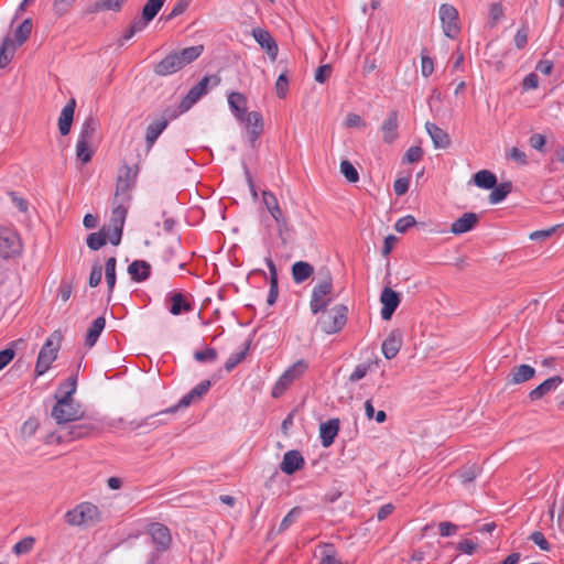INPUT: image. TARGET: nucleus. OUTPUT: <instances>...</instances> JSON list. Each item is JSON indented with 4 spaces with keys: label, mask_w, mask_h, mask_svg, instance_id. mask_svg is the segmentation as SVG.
Listing matches in <instances>:
<instances>
[{
    "label": "nucleus",
    "mask_w": 564,
    "mask_h": 564,
    "mask_svg": "<svg viewBox=\"0 0 564 564\" xmlns=\"http://www.w3.org/2000/svg\"><path fill=\"white\" fill-rule=\"evenodd\" d=\"M203 52L202 44L172 52L154 66V72L159 76L172 75L197 59Z\"/></svg>",
    "instance_id": "nucleus-1"
},
{
    "label": "nucleus",
    "mask_w": 564,
    "mask_h": 564,
    "mask_svg": "<svg viewBox=\"0 0 564 564\" xmlns=\"http://www.w3.org/2000/svg\"><path fill=\"white\" fill-rule=\"evenodd\" d=\"M98 430L99 424L97 421L80 420L77 422L68 423L66 426L61 427L58 432L50 434L47 443L56 442L61 444L65 442H73L79 438L87 437Z\"/></svg>",
    "instance_id": "nucleus-2"
},
{
    "label": "nucleus",
    "mask_w": 564,
    "mask_h": 564,
    "mask_svg": "<svg viewBox=\"0 0 564 564\" xmlns=\"http://www.w3.org/2000/svg\"><path fill=\"white\" fill-rule=\"evenodd\" d=\"M196 398L193 397L191 392H187L185 395H183L178 402L170 408H166L165 410H162L155 414L149 415L145 419L142 420H133L129 422V426L132 431H152L160 425L165 424L163 420H156L155 417L163 414H172L175 413L178 409L187 408L189 406Z\"/></svg>",
    "instance_id": "nucleus-3"
},
{
    "label": "nucleus",
    "mask_w": 564,
    "mask_h": 564,
    "mask_svg": "<svg viewBox=\"0 0 564 564\" xmlns=\"http://www.w3.org/2000/svg\"><path fill=\"white\" fill-rule=\"evenodd\" d=\"M322 313L323 315L317 319V325L327 335L339 333L347 323L348 307L344 304H337Z\"/></svg>",
    "instance_id": "nucleus-4"
},
{
    "label": "nucleus",
    "mask_w": 564,
    "mask_h": 564,
    "mask_svg": "<svg viewBox=\"0 0 564 564\" xmlns=\"http://www.w3.org/2000/svg\"><path fill=\"white\" fill-rule=\"evenodd\" d=\"M69 525H95L100 520L98 507L91 502H82L65 513Z\"/></svg>",
    "instance_id": "nucleus-5"
},
{
    "label": "nucleus",
    "mask_w": 564,
    "mask_h": 564,
    "mask_svg": "<svg viewBox=\"0 0 564 564\" xmlns=\"http://www.w3.org/2000/svg\"><path fill=\"white\" fill-rule=\"evenodd\" d=\"M332 292L333 279L329 271H327L326 275L321 279L313 288L310 301V308L312 314L316 315L321 312H325L326 307L332 302V297H328Z\"/></svg>",
    "instance_id": "nucleus-6"
},
{
    "label": "nucleus",
    "mask_w": 564,
    "mask_h": 564,
    "mask_svg": "<svg viewBox=\"0 0 564 564\" xmlns=\"http://www.w3.org/2000/svg\"><path fill=\"white\" fill-rule=\"evenodd\" d=\"M51 416L56 424L66 426L68 423L77 422L84 419L82 405L75 400H66L64 404H59V399L52 408Z\"/></svg>",
    "instance_id": "nucleus-7"
},
{
    "label": "nucleus",
    "mask_w": 564,
    "mask_h": 564,
    "mask_svg": "<svg viewBox=\"0 0 564 564\" xmlns=\"http://www.w3.org/2000/svg\"><path fill=\"white\" fill-rule=\"evenodd\" d=\"M220 84V77L218 75L204 76L196 85H194L186 96L181 100L178 105L180 113L189 110L194 104H196L200 97L206 95L209 90V85L217 86Z\"/></svg>",
    "instance_id": "nucleus-8"
},
{
    "label": "nucleus",
    "mask_w": 564,
    "mask_h": 564,
    "mask_svg": "<svg viewBox=\"0 0 564 564\" xmlns=\"http://www.w3.org/2000/svg\"><path fill=\"white\" fill-rule=\"evenodd\" d=\"M306 368L307 364L304 360H299L288 368L274 383L271 391L272 398H280L288 388L304 373Z\"/></svg>",
    "instance_id": "nucleus-9"
},
{
    "label": "nucleus",
    "mask_w": 564,
    "mask_h": 564,
    "mask_svg": "<svg viewBox=\"0 0 564 564\" xmlns=\"http://www.w3.org/2000/svg\"><path fill=\"white\" fill-rule=\"evenodd\" d=\"M180 115V111L165 109L161 116L153 120L145 130V145L147 150H151L162 132L167 128L170 120L175 119Z\"/></svg>",
    "instance_id": "nucleus-10"
},
{
    "label": "nucleus",
    "mask_w": 564,
    "mask_h": 564,
    "mask_svg": "<svg viewBox=\"0 0 564 564\" xmlns=\"http://www.w3.org/2000/svg\"><path fill=\"white\" fill-rule=\"evenodd\" d=\"M138 171H133V169L127 164H124L120 170L117 177L116 183V192L113 198L116 202L119 199L130 202L131 196L129 191L134 186Z\"/></svg>",
    "instance_id": "nucleus-11"
},
{
    "label": "nucleus",
    "mask_w": 564,
    "mask_h": 564,
    "mask_svg": "<svg viewBox=\"0 0 564 564\" xmlns=\"http://www.w3.org/2000/svg\"><path fill=\"white\" fill-rule=\"evenodd\" d=\"M438 14L445 36L455 39L460 32L457 9L452 4L443 3L438 9Z\"/></svg>",
    "instance_id": "nucleus-12"
},
{
    "label": "nucleus",
    "mask_w": 564,
    "mask_h": 564,
    "mask_svg": "<svg viewBox=\"0 0 564 564\" xmlns=\"http://www.w3.org/2000/svg\"><path fill=\"white\" fill-rule=\"evenodd\" d=\"M240 122L246 124L248 141L252 147L263 132V117L259 111H250Z\"/></svg>",
    "instance_id": "nucleus-13"
},
{
    "label": "nucleus",
    "mask_w": 564,
    "mask_h": 564,
    "mask_svg": "<svg viewBox=\"0 0 564 564\" xmlns=\"http://www.w3.org/2000/svg\"><path fill=\"white\" fill-rule=\"evenodd\" d=\"M380 302L382 304L380 312L381 318L383 321H390L401 303V295L399 292L386 286L380 294Z\"/></svg>",
    "instance_id": "nucleus-14"
},
{
    "label": "nucleus",
    "mask_w": 564,
    "mask_h": 564,
    "mask_svg": "<svg viewBox=\"0 0 564 564\" xmlns=\"http://www.w3.org/2000/svg\"><path fill=\"white\" fill-rule=\"evenodd\" d=\"M252 36L261 46V48L265 51L270 59L275 61L278 57L279 47L276 41L273 39L270 32L261 28H256L252 30Z\"/></svg>",
    "instance_id": "nucleus-15"
},
{
    "label": "nucleus",
    "mask_w": 564,
    "mask_h": 564,
    "mask_svg": "<svg viewBox=\"0 0 564 564\" xmlns=\"http://www.w3.org/2000/svg\"><path fill=\"white\" fill-rule=\"evenodd\" d=\"M166 301L170 303L169 311L174 316H178L183 313H189L193 311V303L183 292H170L166 295Z\"/></svg>",
    "instance_id": "nucleus-16"
},
{
    "label": "nucleus",
    "mask_w": 564,
    "mask_h": 564,
    "mask_svg": "<svg viewBox=\"0 0 564 564\" xmlns=\"http://www.w3.org/2000/svg\"><path fill=\"white\" fill-rule=\"evenodd\" d=\"M305 465L303 455L297 449H291L284 453L283 459L280 463V469L285 475H293L301 470Z\"/></svg>",
    "instance_id": "nucleus-17"
},
{
    "label": "nucleus",
    "mask_w": 564,
    "mask_h": 564,
    "mask_svg": "<svg viewBox=\"0 0 564 564\" xmlns=\"http://www.w3.org/2000/svg\"><path fill=\"white\" fill-rule=\"evenodd\" d=\"M340 427L339 419H329L326 422L321 423L319 425V438L322 446L328 448L333 445L336 436L338 435Z\"/></svg>",
    "instance_id": "nucleus-18"
},
{
    "label": "nucleus",
    "mask_w": 564,
    "mask_h": 564,
    "mask_svg": "<svg viewBox=\"0 0 564 564\" xmlns=\"http://www.w3.org/2000/svg\"><path fill=\"white\" fill-rule=\"evenodd\" d=\"M562 382L563 378L561 376L550 377L529 392V399L532 402L538 401L547 393L555 391Z\"/></svg>",
    "instance_id": "nucleus-19"
},
{
    "label": "nucleus",
    "mask_w": 564,
    "mask_h": 564,
    "mask_svg": "<svg viewBox=\"0 0 564 564\" xmlns=\"http://www.w3.org/2000/svg\"><path fill=\"white\" fill-rule=\"evenodd\" d=\"M77 378L78 373L75 372L69 376L65 381L61 382L55 391L54 398L57 401L59 399V404H64L66 400H74L73 395L77 389Z\"/></svg>",
    "instance_id": "nucleus-20"
},
{
    "label": "nucleus",
    "mask_w": 564,
    "mask_h": 564,
    "mask_svg": "<svg viewBox=\"0 0 564 564\" xmlns=\"http://www.w3.org/2000/svg\"><path fill=\"white\" fill-rule=\"evenodd\" d=\"M535 373V369L530 365L514 366L507 377V382L508 384H521L534 378Z\"/></svg>",
    "instance_id": "nucleus-21"
},
{
    "label": "nucleus",
    "mask_w": 564,
    "mask_h": 564,
    "mask_svg": "<svg viewBox=\"0 0 564 564\" xmlns=\"http://www.w3.org/2000/svg\"><path fill=\"white\" fill-rule=\"evenodd\" d=\"M401 346H402V334L399 329H393L388 335V337L383 340L381 350H382L383 356L387 359H392L399 354Z\"/></svg>",
    "instance_id": "nucleus-22"
},
{
    "label": "nucleus",
    "mask_w": 564,
    "mask_h": 564,
    "mask_svg": "<svg viewBox=\"0 0 564 564\" xmlns=\"http://www.w3.org/2000/svg\"><path fill=\"white\" fill-rule=\"evenodd\" d=\"M479 223V216L476 213H465L451 225V232L462 235L473 230Z\"/></svg>",
    "instance_id": "nucleus-23"
},
{
    "label": "nucleus",
    "mask_w": 564,
    "mask_h": 564,
    "mask_svg": "<svg viewBox=\"0 0 564 564\" xmlns=\"http://www.w3.org/2000/svg\"><path fill=\"white\" fill-rule=\"evenodd\" d=\"M262 200H263V204L265 205L268 212L270 213L272 218L275 220V223L280 227L286 226V219L283 216L282 209L279 206L275 195L272 192L263 191Z\"/></svg>",
    "instance_id": "nucleus-24"
},
{
    "label": "nucleus",
    "mask_w": 564,
    "mask_h": 564,
    "mask_svg": "<svg viewBox=\"0 0 564 564\" xmlns=\"http://www.w3.org/2000/svg\"><path fill=\"white\" fill-rule=\"evenodd\" d=\"M20 241L14 234L0 235V257L9 259L20 252Z\"/></svg>",
    "instance_id": "nucleus-25"
},
{
    "label": "nucleus",
    "mask_w": 564,
    "mask_h": 564,
    "mask_svg": "<svg viewBox=\"0 0 564 564\" xmlns=\"http://www.w3.org/2000/svg\"><path fill=\"white\" fill-rule=\"evenodd\" d=\"M76 100L70 98L62 109L58 117V130L62 135H67L74 120Z\"/></svg>",
    "instance_id": "nucleus-26"
},
{
    "label": "nucleus",
    "mask_w": 564,
    "mask_h": 564,
    "mask_svg": "<svg viewBox=\"0 0 564 564\" xmlns=\"http://www.w3.org/2000/svg\"><path fill=\"white\" fill-rule=\"evenodd\" d=\"M128 0H96L86 8V14H96L102 11L120 12Z\"/></svg>",
    "instance_id": "nucleus-27"
},
{
    "label": "nucleus",
    "mask_w": 564,
    "mask_h": 564,
    "mask_svg": "<svg viewBox=\"0 0 564 564\" xmlns=\"http://www.w3.org/2000/svg\"><path fill=\"white\" fill-rule=\"evenodd\" d=\"M398 111H389L381 126L382 138L386 143L390 144L398 138Z\"/></svg>",
    "instance_id": "nucleus-28"
},
{
    "label": "nucleus",
    "mask_w": 564,
    "mask_h": 564,
    "mask_svg": "<svg viewBox=\"0 0 564 564\" xmlns=\"http://www.w3.org/2000/svg\"><path fill=\"white\" fill-rule=\"evenodd\" d=\"M425 128L435 148L446 149L449 147L451 138L445 130L432 122H426Z\"/></svg>",
    "instance_id": "nucleus-29"
},
{
    "label": "nucleus",
    "mask_w": 564,
    "mask_h": 564,
    "mask_svg": "<svg viewBox=\"0 0 564 564\" xmlns=\"http://www.w3.org/2000/svg\"><path fill=\"white\" fill-rule=\"evenodd\" d=\"M228 105L237 120H242L247 111V97L238 91L228 95Z\"/></svg>",
    "instance_id": "nucleus-30"
},
{
    "label": "nucleus",
    "mask_w": 564,
    "mask_h": 564,
    "mask_svg": "<svg viewBox=\"0 0 564 564\" xmlns=\"http://www.w3.org/2000/svg\"><path fill=\"white\" fill-rule=\"evenodd\" d=\"M264 262L270 272V279H269L270 289H269L267 303L269 305H273L276 302L278 296H279L278 270H276V267H275L273 260L271 259V257H267L264 259Z\"/></svg>",
    "instance_id": "nucleus-31"
},
{
    "label": "nucleus",
    "mask_w": 564,
    "mask_h": 564,
    "mask_svg": "<svg viewBox=\"0 0 564 564\" xmlns=\"http://www.w3.org/2000/svg\"><path fill=\"white\" fill-rule=\"evenodd\" d=\"M129 202L119 199L116 202V198L112 200V210L109 223V229L111 227H122L124 226L126 217L128 214V204Z\"/></svg>",
    "instance_id": "nucleus-32"
},
{
    "label": "nucleus",
    "mask_w": 564,
    "mask_h": 564,
    "mask_svg": "<svg viewBox=\"0 0 564 564\" xmlns=\"http://www.w3.org/2000/svg\"><path fill=\"white\" fill-rule=\"evenodd\" d=\"M128 273L130 274L132 281L143 282L150 278L151 265L144 260H134L129 264Z\"/></svg>",
    "instance_id": "nucleus-33"
},
{
    "label": "nucleus",
    "mask_w": 564,
    "mask_h": 564,
    "mask_svg": "<svg viewBox=\"0 0 564 564\" xmlns=\"http://www.w3.org/2000/svg\"><path fill=\"white\" fill-rule=\"evenodd\" d=\"M106 327V318L104 316H99L93 321L89 328L87 329L85 336V345L88 348H91L96 345L99 336Z\"/></svg>",
    "instance_id": "nucleus-34"
},
{
    "label": "nucleus",
    "mask_w": 564,
    "mask_h": 564,
    "mask_svg": "<svg viewBox=\"0 0 564 564\" xmlns=\"http://www.w3.org/2000/svg\"><path fill=\"white\" fill-rule=\"evenodd\" d=\"M292 279L294 283L301 284L314 273V267L306 261H296L292 264Z\"/></svg>",
    "instance_id": "nucleus-35"
},
{
    "label": "nucleus",
    "mask_w": 564,
    "mask_h": 564,
    "mask_svg": "<svg viewBox=\"0 0 564 564\" xmlns=\"http://www.w3.org/2000/svg\"><path fill=\"white\" fill-rule=\"evenodd\" d=\"M164 2L165 0H148L142 8L141 18H138V20L147 26L160 12Z\"/></svg>",
    "instance_id": "nucleus-36"
},
{
    "label": "nucleus",
    "mask_w": 564,
    "mask_h": 564,
    "mask_svg": "<svg viewBox=\"0 0 564 564\" xmlns=\"http://www.w3.org/2000/svg\"><path fill=\"white\" fill-rule=\"evenodd\" d=\"M53 336L54 335L45 340L37 356V358L50 364H52L57 358V352L59 349V338H57V341L55 343Z\"/></svg>",
    "instance_id": "nucleus-37"
},
{
    "label": "nucleus",
    "mask_w": 564,
    "mask_h": 564,
    "mask_svg": "<svg viewBox=\"0 0 564 564\" xmlns=\"http://www.w3.org/2000/svg\"><path fill=\"white\" fill-rule=\"evenodd\" d=\"M473 180L475 185L482 189H491L497 184V176L488 170L478 171Z\"/></svg>",
    "instance_id": "nucleus-38"
},
{
    "label": "nucleus",
    "mask_w": 564,
    "mask_h": 564,
    "mask_svg": "<svg viewBox=\"0 0 564 564\" xmlns=\"http://www.w3.org/2000/svg\"><path fill=\"white\" fill-rule=\"evenodd\" d=\"M15 46L9 35L4 36L0 45V68H4L13 58Z\"/></svg>",
    "instance_id": "nucleus-39"
},
{
    "label": "nucleus",
    "mask_w": 564,
    "mask_h": 564,
    "mask_svg": "<svg viewBox=\"0 0 564 564\" xmlns=\"http://www.w3.org/2000/svg\"><path fill=\"white\" fill-rule=\"evenodd\" d=\"M512 191L511 182H503L500 184H496L495 187L491 188V193L489 194L490 204H499L506 199L508 194Z\"/></svg>",
    "instance_id": "nucleus-40"
},
{
    "label": "nucleus",
    "mask_w": 564,
    "mask_h": 564,
    "mask_svg": "<svg viewBox=\"0 0 564 564\" xmlns=\"http://www.w3.org/2000/svg\"><path fill=\"white\" fill-rule=\"evenodd\" d=\"M250 346L251 339H248L245 341L242 350L234 352L229 356V358L226 360L224 365V368L227 372H231L246 358V356L249 352Z\"/></svg>",
    "instance_id": "nucleus-41"
},
{
    "label": "nucleus",
    "mask_w": 564,
    "mask_h": 564,
    "mask_svg": "<svg viewBox=\"0 0 564 564\" xmlns=\"http://www.w3.org/2000/svg\"><path fill=\"white\" fill-rule=\"evenodd\" d=\"M99 126L98 119L89 116L85 119V121L82 124L80 132L78 135L79 140H85L93 142L95 132Z\"/></svg>",
    "instance_id": "nucleus-42"
},
{
    "label": "nucleus",
    "mask_w": 564,
    "mask_h": 564,
    "mask_svg": "<svg viewBox=\"0 0 564 564\" xmlns=\"http://www.w3.org/2000/svg\"><path fill=\"white\" fill-rule=\"evenodd\" d=\"M116 265L117 259L115 257L108 258L105 263V276L108 285V300H110L116 285Z\"/></svg>",
    "instance_id": "nucleus-43"
},
{
    "label": "nucleus",
    "mask_w": 564,
    "mask_h": 564,
    "mask_svg": "<svg viewBox=\"0 0 564 564\" xmlns=\"http://www.w3.org/2000/svg\"><path fill=\"white\" fill-rule=\"evenodd\" d=\"M107 238L108 232L106 231V226H104L99 231L89 234L86 243L90 250L97 251L107 243Z\"/></svg>",
    "instance_id": "nucleus-44"
},
{
    "label": "nucleus",
    "mask_w": 564,
    "mask_h": 564,
    "mask_svg": "<svg viewBox=\"0 0 564 564\" xmlns=\"http://www.w3.org/2000/svg\"><path fill=\"white\" fill-rule=\"evenodd\" d=\"M152 542L155 545L156 551L164 552L169 550L172 536L170 534L171 531H150Z\"/></svg>",
    "instance_id": "nucleus-45"
},
{
    "label": "nucleus",
    "mask_w": 564,
    "mask_h": 564,
    "mask_svg": "<svg viewBox=\"0 0 564 564\" xmlns=\"http://www.w3.org/2000/svg\"><path fill=\"white\" fill-rule=\"evenodd\" d=\"M480 471H481V468L478 465L473 464L470 466L462 467L457 471V476L460 479V482L463 485H467V484L473 482L477 478V476L480 474Z\"/></svg>",
    "instance_id": "nucleus-46"
},
{
    "label": "nucleus",
    "mask_w": 564,
    "mask_h": 564,
    "mask_svg": "<svg viewBox=\"0 0 564 564\" xmlns=\"http://www.w3.org/2000/svg\"><path fill=\"white\" fill-rule=\"evenodd\" d=\"M91 142L85 140H77L76 144V156L84 164L91 161L94 155V150L91 149Z\"/></svg>",
    "instance_id": "nucleus-47"
},
{
    "label": "nucleus",
    "mask_w": 564,
    "mask_h": 564,
    "mask_svg": "<svg viewBox=\"0 0 564 564\" xmlns=\"http://www.w3.org/2000/svg\"><path fill=\"white\" fill-rule=\"evenodd\" d=\"M33 28L32 20L30 18L25 19L15 30L14 37L19 45H22L26 42L31 35Z\"/></svg>",
    "instance_id": "nucleus-48"
},
{
    "label": "nucleus",
    "mask_w": 564,
    "mask_h": 564,
    "mask_svg": "<svg viewBox=\"0 0 564 564\" xmlns=\"http://www.w3.org/2000/svg\"><path fill=\"white\" fill-rule=\"evenodd\" d=\"M340 173L349 183H356L359 181V173L352 163L348 160L340 162Z\"/></svg>",
    "instance_id": "nucleus-49"
},
{
    "label": "nucleus",
    "mask_w": 564,
    "mask_h": 564,
    "mask_svg": "<svg viewBox=\"0 0 564 564\" xmlns=\"http://www.w3.org/2000/svg\"><path fill=\"white\" fill-rule=\"evenodd\" d=\"M218 358L217 350L213 347H207L204 350H197L194 352V359L197 362L204 364V362H215Z\"/></svg>",
    "instance_id": "nucleus-50"
},
{
    "label": "nucleus",
    "mask_w": 564,
    "mask_h": 564,
    "mask_svg": "<svg viewBox=\"0 0 564 564\" xmlns=\"http://www.w3.org/2000/svg\"><path fill=\"white\" fill-rule=\"evenodd\" d=\"M147 26L142 24L141 21L135 18L130 26L123 32L121 39L119 40V44L123 45L126 41L132 39L137 33L143 31Z\"/></svg>",
    "instance_id": "nucleus-51"
},
{
    "label": "nucleus",
    "mask_w": 564,
    "mask_h": 564,
    "mask_svg": "<svg viewBox=\"0 0 564 564\" xmlns=\"http://www.w3.org/2000/svg\"><path fill=\"white\" fill-rule=\"evenodd\" d=\"M77 0H54L53 11L58 18L68 13Z\"/></svg>",
    "instance_id": "nucleus-52"
},
{
    "label": "nucleus",
    "mask_w": 564,
    "mask_h": 564,
    "mask_svg": "<svg viewBox=\"0 0 564 564\" xmlns=\"http://www.w3.org/2000/svg\"><path fill=\"white\" fill-rule=\"evenodd\" d=\"M35 543V539L33 536H26L19 541L12 549L13 553L17 555H22L29 553Z\"/></svg>",
    "instance_id": "nucleus-53"
},
{
    "label": "nucleus",
    "mask_w": 564,
    "mask_h": 564,
    "mask_svg": "<svg viewBox=\"0 0 564 564\" xmlns=\"http://www.w3.org/2000/svg\"><path fill=\"white\" fill-rule=\"evenodd\" d=\"M503 18V6L501 2H494L489 7V24L495 26Z\"/></svg>",
    "instance_id": "nucleus-54"
},
{
    "label": "nucleus",
    "mask_w": 564,
    "mask_h": 564,
    "mask_svg": "<svg viewBox=\"0 0 564 564\" xmlns=\"http://www.w3.org/2000/svg\"><path fill=\"white\" fill-rule=\"evenodd\" d=\"M336 551L333 544H325L322 550L319 564H341L335 557Z\"/></svg>",
    "instance_id": "nucleus-55"
},
{
    "label": "nucleus",
    "mask_w": 564,
    "mask_h": 564,
    "mask_svg": "<svg viewBox=\"0 0 564 564\" xmlns=\"http://www.w3.org/2000/svg\"><path fill=\"white\" fill-rule=\"evenodd\" d=\"M73 293V282L68 279H62L57 289V296L66 303Z\"/></svg>",
    "instance_id": "nucleus-56"
},
{
    "label": "nucleus",
    "mask_w": 564,
    "mask_h": 564,
    "mask_svg": "<svg viewBox=\"0 0 564 564\" xmlns=\"http://www.w3.org/2000/svg\"><path fill=\"white\" fill-rule=\"evenodd\" d=\"M416 225V220L412 215H406L404 217L399 218L394 224V229L404 234L408 229L414 227Z\"/></svg>",
    "instance_id": "nucleus-57"
},
{
    "label": "nucleus",
    "mask_w": 564,
    "mask_h": 564,
    "mask_svg": "<svg viewBox=\"0 0 564 564\" xmlns=\"http://www.w3.org/2000/svg\"><path fill=\"white\" fill-rule=\"evenodd\" d=\"M455 549L460 553L473 555L478 549V543L471 539H464L456 544Z\"/></svg>",
    "instance_id": "nucleus-58"
},
{
    "label": "nucleus",
    "mask_w": 564,
    "mask_h": 564,
    "mask_svg": "<svg viewBox=\"0 0 564 564\" xmlns=\"http://www.w3.org/2000/svg\"><path fill=\"white\" fill-rule=\"evenodd\" d=\"M423 156V150L421 147H410L402 159L403 163H415L419 162Z\"/></svg>",
    "instance_id": "nucleus-59"
},
{
    "label": "nucleus",
    "mask_w": 564,
    "mask_h": 564,
    "mask_svg": "<svg viewBox=\"0 0 564 564\" xmlns=\"http://www.w3.org/2000/svg\"><path fill=\"white\" fill-rule=\"evenodd\" d=\"M102 279V265L99 262H96L91 267V271L89 274L88 284L90 288H96L100 284Z\"/></svg>",
    "instance_id": "nucleus-60"
},
{
    "label": "nucleus",
    "mask_w": 564,
    "mask_h": 564,
    "mask_svg": "<svg viewBox=\"0 0 564 564\" xmlns=\"http://www.w3.org/2000/svg\"><path fill=\"white\" fill-rule=\"evenodd\" d=\"M528 35H529V28L527 25H522L514 35V45L518 50H522L528 44Z\"/></svg>",
    "instance_id": "nucleus-61"
},
{
    "label": "nucleus",
    "mask_w": 564,
    "mask_h": 564,
    "mask_svg": "<svg viewBox=\"0 0 564 564\" xmlns=\"http://www.w3.org/2000/svg\"><path fill=\"white\" fill-rule=\"evenodd\" d=\"M191 0H177L171 12L165 17L166 21L183 14L189 7Z\"/></svg>",
    "instance_id": "nucleus-62"
},
{
    "label": "nucleus",
    "mask_w": 564,
    "mask_h": 564,
    "mask_svg": "<svg viewBox=\"0 0 564 564\" xmlns=\"http://www.w3.org/2000/svg\"><path fill=\"white\" fill-rule=\"evenodd\" d=\"M288 88H289V80H288L286 73H282L279 75V77L275 82L276 96L279 98H284L286 96Z\"/></svg>",
    "instance_id": "nucleus-63"
},
{
    "label": "nucleus",
    "mask_w": 564,
    "mask_h": 564,
    "mask_svg": "<svg viewBox=\"0 0 564 564\" xmlns=\"http://www.w3.org/2000/svg\"><path fill=\"white\" fill-rule=\"evenodd\" d=\"M529 540L536 544L542 551L551 550V544L549 543V541L545 539L541 531H533L532 534L529 536Z\"/></svg>",
    "instance_id": "nucleus-64"
}]
</instances>
